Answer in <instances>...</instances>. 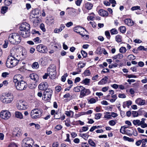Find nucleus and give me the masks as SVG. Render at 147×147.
<instances>
[{
    "instance_id": "nucleus-1",
    "label": "nucleus",
    "mask_w": 147,
    "mask_h": 147,
    "mask_svg": "<svg viewBox=\"0 0 147 147\" xmlns=\"http://www.w3.org/2000/svg\"><path fill=\"white\" fill-rule=\"evenodd\" d=\"M11 51V53L8 57L6 63V66L8 68H12L18 63L20 59L19 57Z\"/></svg>"
},
{
    "instance_id": "nucleus-2",
    "label": "nucleus",
    "mask_w": 147,
    "mask_h": 147,
    "mask_svg": "<svg viewBox=\"0 0 147 147\" xmlns=\"http://www.w3.org/2000/svg\"><path fill=\"white\" fill-rule=\"evenodd\" d=\"M30 25L26 22L22 24L20 26V31L19 32V34L24 38L28 37L30 35Z\"/></svg>"
},
{
    "instance_id": "nucleus-3",
    "label": "nucleus",
    "mask_w": 147,
    "mask_h": 147,
    "mask_svg": "<svg viewBox=\"0 0 147 147\" xmlns=\"http://www.w3.org/2000/svg\"><path fill=\"white\" fill-rule=\"evenodd\" d=\"M8 40L11 44L17 45L21 42V38L18 33H13L9 35Z\"/></svg>"
},
{
    "instance_id": "nucleus-4",
    "label": "nucleus",
    "mask_w": 147,
    "mask_h": 147,
    "mask_svg": "<svg viewBox=\"0 0 147 147\" xmlns=\"http://www.w3.org/2000/svg\"><path fill=\"white\" fill-rule=\"evenodd\" d=\"M13 99V95L9 94H5V95L2 96L0 98L1 100L4 103H9L11 102Z\"/></svg>"
},
{
    "instance_id": "nucleus-5",
    "label": "nucleus",
    "mask_w": 147,
    "mask_h": 147,
    "mask_svg": "<svg viewBox=\"0 0 147 147\" xmlns=\"http://www.w3.org/2000/svg\"><path fill=\"white\" fill-rule=\"evenodd\" d=\"M42 113V111L38 109H35L31 111L30 115L33 119H35L39 118L41 116Z\"/></svg>"
},
{
    "instance_id": "nucleus-6",
    "label": "nucleus",
    "mask_w": 147,
    "mask_h": 147,
    "mask_svg": "<svg viewBox=\"0 0 147 147\" xmlns=\"http://www.w3.org/2000/svg\"><path fill=\"white\" fill-rule=\"evenodd\" d=\"M17 108L20 110H25L27 109V104L25 101L20 100L17 106Z\"/></svg>"
},
{
    "instance_id": "nucleus-7",
    "label": "nucleus",
    "mask_w": 147,
    "mask_h": 147,
    "mask_svg": "<svg viewBox=\"0 0 147 147\" xmlns=\"http://www.w3.org/2000/svg\"><path fill=\"white\" fill-rule=\"evenodd\" d=\"M0 116L3 119H7L10 117L11 114L8 111L3 110L1 112Z\"/></svg>"
},
{
    "instance_id": "nucleus-8",
    "label": "nucleus",
    "mask_w": 147,
    "mask_h": 147,
    "mask_svg": "<svg viewBox=\"0 0 147 147\" xmlns=\"http://www.w3.org/2000/svg\"><path fill=\"white\" fill-rule=\"evenodd\" d=\"M36 49L38 52L42 53H45L48 50L47 47L41 44L38 45Z\"/></svg>"
},
{
    "instance_id": "nucleus-9",
    "label": "nucleus",
    "mask_w": 147,
    "mask_h": 147,
    "mask_svg": "<svg viewBox=\"0 0 147 147\" xmlns=\"http://www.w3.org/2000/svg\"><path fill=\"white\" fill-rule=\"evenodd\" d=\"M15 86L18 90H25L27 87V83H15Z\"/></svg>"
},
{
    "instance_id": "nucleus-10",
    "label": "nucleus",
    "mask_w": 147,
    "mask_h": 147,
    "mask_svg": "<svg viewBox=\"0 0 147 147\" xmlns=\"http://www.w3.org/2000/svg\"><path fill=\"white\" fill-rule=\"evenodd\" d=\"M90 90L88 89H86L84 87H82V90L80 92V97L82 98L84 96L90 94Z\"/></svg>"
},
{
    "instance_id": "nucleus-11",
    "label": "nucleus",
    "mask_w": 147,
    "mask_h": 147,
    "mask_svg": "<svg viewBox=\"0 0 147 147\" xmlns=\"http://www.w3.org/2000/svg\"><path fill=\"white\" fill-rule=\"evenodd\" d=\"M47 71L49 72V74L50 78L52 79H54L56 77V72L55 69H48Z\"/></svg>"
},
{
    "instance_id": "nucleus-12",
    "label": "nucleus",
    "mask_w": 147,
    "mask_h": 147,
    "mask_svg": "<svg viewBox=\"0 0 147 147\" xmlns=\"http://www.w3.org/2000/svg\"><path fill=\"white\" fill-rule=\"evenodd\" d=\"M21 130L18 128H16L13 129L12 135L13 136L19 137L22 135Z\"/></svg>"
},
{
    "instance_id": "nucleus-13",
    "label": "nucleus",
    "mask_w": 147,
    "mask_h": 147,
    "mask_svg": "<svg viewBox=\"0 0 147 147\" xmlns=\"http://www.w3.org/2000/svg\"><path fill=\"white\" fill-rule=\"evenodd\" d=\"M14 83H21L23 82V77L20 75H18L15 76L13 78Z\"/></svg>"
},
{
    "instance_id": "nucleus-14",
    "label": "nucleus",
    "mask_w": 147,
    "mask_h": 147,
    "mask_svg": "<svg viewBox=\"0 0 147 147\" xmlns=\"http://www.w3.org/2000/svg\"><path fill=\"white\" fill-rule=\"evenodd\" d=\"M82 28V27L80 26H77L75 27L74 28V31L75 32L79 34L80 35H81L82 36L84 37L85 36H86L87 38L86 39H88V38L89 35H88L83 34H81L80 31L77 32V30H80V29Z\"/></svg>"
},
{
    "instance_id": "nucleus-15",
    "label": "nucleus",
    "mask_w": 147,
    "mask_h": 147,
    "mask_svg": "<svg viewBox=\"0 0 147 147\" xmlns=\"http://www.w3.org/2000/svg\"><path fill=\"white\" fill-rule=\"evenodd\" d=\"M48 87L47 83H40L38 86L39 89L42 90H45L46 88H48Z\"/></svg>"
},
{
    "instance_id": "nucleus-16",
    "label": "nucleus",
    "mask_w": 147,
    "mask_h": 147,
    "mask_svg": "<svg viewBox=\"0 0 147 147\" xmlns=\"http://www.w3.org/2000/svg\"><path fill=\"white\" fill-rule=\"evenodd\" d=\"M98 13L100 15L103 17L107 16L109 15V13L107 11L102 9H100Z\"/></svg>"
},
{
    "instance_id": "nucleus-17",
    "label": "nucleus",
    "mask_w": 147,
    "mask_h": 147,
    "mask_svg": "<svg viewBox=\"0 0 147 147\" xmlns=\"http://www.w3.org/2000/svg\"><path fill=\"white\" fill-rule=\"evenodd\" d=\"M125 23L129 26H131L134 24V22L130 18H127L124 20Z\"/></svg>"
},
{
    "instance_id": "nucleus-18",
    "label": "nucleus",
    "mask_w": 147,
    "mask_h": 147,
    "mask_svg": "<svg viewBox=\"0 0 147 147\" xmlns=\"http://www.w3.org/2000/svg\"><path fill=\"white\" fill-rule=\"evenodd\" d=\"M54 20L52 17L49 18V19H47L46 21V23L49 25H51L54 24Z\"/></svg>"
},
{
    "instance_id": "nucleus-19",
    "label": "nucleus",
    "mask_w": 147,
    "mask_h": 147,
    "mask_svg": "<svg viewBox=\"0 0 147 147\" xmlns=\"http://www.w3.org/2000/svg\"><path fill=\"white\" fill-rule=\"evenodd\" d=\"M136 102L137 104L139 105H143L145 103V100H143L141 98H139L136 100Z\"/></svg>"
},
{
    "instance_id": "nucleus-20",
    "label": "nucleus",
    "mask_w": 147,
    "mask_h": 147,
    "mask_svg": "<svg viewBox=\"0 0 147 147\" xmlns=\"http://www.w3.org/2000/svg\"><path fill=\"white\" fill-rule=\"evenodd\" d=\"M30 77L32 80H34L36 82H37L38 79V75L35 74H30Z\"/></svg>"
},
{
    "instance_id": "nucleus-21",
    "label": "nucleus",
    "mask_w": 147,
    "mask_h": 147,
    "mask_svg": "<svg viewBox=\"0 0 147 147\" xmlns=\"http://www.w3.org/2000/svg\"><path fill=\"white\" fill-rule=\"evenodd\" d=\"M53 92H49L46 93H44V99H46L47 100H49L51 98Z\"/></svg>"
},
{
    "instance_id": "nucleus-22",
    "label": "nucleus",
    "mask_w": 147,
    "mask_h": 147,
    "mask_svg": "<svg viewBox=\"0 0 147 147\" xmlns=\"http://www.w3.org/2000/svg\"><path fill=\"white\" fill-rule=\"evenodd\" d=\"M15 115L16 117L20 119H22L23 118V115L19 111H16L15 112Z\"/></svg>"
},
{
    "instance_id": "nucleus-23",
    "label": "nucleus",
    "mask_w": 147,
    "mask_h": 147,
    "mask_svg": "<svg viewBox=\"0 0 147 147\" xmlns=\"http://www.w3.org/2000/svg\"><path fill=\"white\" fill-rule=\"evenodd\" d=\"M34 143V141L33 140L31 139H30L29 140H28L26 142H23L22 144L26 145L28 146H32L31 145V144H33Z\"/></svg>"
},
{
    "instance_id": "nucleus-24",
    "label": "nucleus",
    "mask_w": 147,
    "mask_h": 147,
    "mask_svg": "<svg viewBox=\"0 0 147 147\" xmlns=\"http://www.w3.org/2000/svg\"><path fill=\"white\" fill-rule=\"evenodd\" d=\"M123 56L122 54L119 53L117 55H115L112 58L115 59H121L123 58Z\"/></svg>"
},
{
    "instance_id": "nucleus-25",
    "label": "nucleus",
    "mask_w": 147,
    "mask_h": 147,
    "mask_svg": "<svg viewBox=\"0 0 147 147\" xmlns=\"http://www.w3.org/2000/svg\"><path fill=\"white\" fill-rule=\"evenodd\" d=\"M93 7L92 4L90 3H87L85 4V8L88 9H91Z\"/></svg>"
},
{
    "instance_id": "nucleus-26",
    "label": "nucleus",
    "mask_w": 147,
    "mask_h": 147,
    "mask_svg": "<svg viewBox=\"0 0 147 147\" xmlns=\"http://www.w3.org/2000/svg\"><path fill=\"white\" fill-rule=\"evenodd\" d=\"M28 88L31 89L35 88L37 86L36 83H28L27 86Z\"/></svg>"
},
{
    "instance_id": "nucleus-27",
    "label": "nucleus",
    "mask_w": 147,
    "mask_h": 147,
    "mask_svg": "<svg viewBox=\"0 0 147 147\" xmlns=\"http://www.w3.org/2000/svg\"><path fill=\"white\" fill-rule=\"evenodd\" d=\"M115 40L118 42H121L122 41V37L119 35H117L115 36Z\"/></svg>"
},
{
    "instance_id": "nucleus-28",
    "label": "nucleus",
    "mask_w": 147,
    "mask_h": 147,
    "mask_svg": "<svg viewBox=\"0 0 147 147\" xmlns=\"http://www.w3.org/2000/svg\"><path fill=\"white\" fill-rule=\"evenodd\" d=\"M123 139L129 142L134 141V139L133 138H129L125 136H123Z\"/></svg>"
},
{
    "instance_id": "nucleus-29",
    "label": "nucleus",
    "mask_w": 147,
    "mask_h": 147,
    "mask_svg": "<svg viewBox=\"0 0 147 147\" xmlns=\"http://www.w3.org/2000/svg\"><path fill=\"white\" fill-rule=\"evenodd\" d=\"M88 143L89 144L92 146L95 147L96 146L95 143L91 139L88 140Z\"/></svg>"
},
{
    "instance_id": "nucleus-30",
    "label": "nucleus",
    "mask_w": 147,
    "mask_h": 147,
    "mask_svg": "<svg viewBox=\"0 0 147 147\" xmlns=\"http://www.w3.org/2000/svg\"><path fill=\"white\" fill-rule=\"evenodd\" d=\"M32 66L33 69H37L39 67V65L38 62H35L32 64Z\"/></svg>"
},
{
    "instance_id": "nucleus-31",
    "label": "nucleus",
    "mask_w": 147,
    "mask_h": 147,
    "mask_svg": "<svg viewBox=\"0 0 147 147\" xmlns=\"http://www.w3.org/2000/svg\"><path fill=\"white\" fill-rule=\"evenodd\" d=\"M8 7H2L1 9V12L2 14H4L7 11Z\"/></svg>"
},
{
    "instance_id": "nucleus-32",
    "label": "nucleus",
    "mask_w": 147,
    "mask_h": 147,
    "mask_svg": "<svg viewBox=\"0 0 147 147\" xmlns=\"http://www.w3.org/2000/svg\"><path fill=\"white\" fill-rule=\"evenodd\" d=\"M61 114L60 113L56 112L55 114L54 117L56 119H59L61 117Z\"/></svg>"
},
{
    "instance_id": "nucleus-33",
    "label": "nucleus",
    "mask_w": 147,
    "mask_h": 147,
    "mask_svg": "<svg viewBox=\"0 0 147 147\" xmlns=\"http://www.w3.org/2000/svg\"><path fill=\"white\" fill-rule=\"evenodd\" d=\"M126 49L125 47H121L119 49V51L121 53H124L126 51Z\"/></svg>"
},
{
    "instance_id": "nucleus-34",
    "label": "nucleus",
    "mask_w": 147,
    "mask_h": 147,
    "mask_svg": "<svg viewBox=\"0 0 147 147\" xmlns=\"http://www.w3.org/2000/svg\"><path fill=\"white\" fill-rule=\"evenodd\" d=\"M142 144L141 146L142 147H146V144L147 142V139H144L141 140Z\"/></svg>"
},
{
    "instance_id": "nucleus-35",
    "label": "nucleus",
    "mask_w": 147,
    "mask_h": 147,
    "mask_svg": "<svg viewBox=\"0 0 147 147\" xmlns=\"http://www.w3.org/2000/svg\"><path fill=\"white\" fill-rule=\"evenodd\" d=\"M82 87H83L81 86H77L74 88V91L76 92H79L82 90Z\"/></svg>"
},
{
    "instance_id": "nucleus-36",
    "label": "nucleus",
    "mask_w": 147,
    "mask_h": 147,
    "mask_svg": "<svg viewBox=\"0 0 147 147\" xmlns=\"http://www.w3.org/2000/svg\"><path fill=\"white\" fill-rule=\"evenodd\" d=\"M110 32L112 35L117 34L118 33L117 30L115 28H113L111 30Z\"/></svg>"
},
{
    "instance_id": "nucleus-37",
    "label": "nucleus",
    "mask_w": 147,
    "mask_h": 147,
    "mask_svg": "<svg viewBox=\"0 0 147 147\" xmlns=\"http://www.w3.org/2000/svg\"><path fill=\"white\" fill-rule=\"evenodd\" d=\"M21 54L23 56V59L26 57L27 54V52L26 50L25 49H23Z\"/></svg>"
},
{
    "instance_id": "nucleus-38",
    "label": "nucleus",
    "mask_w": 147,
    "mask_h": 147,
    "mask_svg": "<svg viewBox=\"0 0 147 147\" xmlns=\"http://www.w3.org/2000/svg\"><path fill=\"white\" fill-rule=\"evenodd\" d=\"M110 112H107L106 114H105L104 116V118H106V119H111V115H110Z\"/></svg>"
},
{
    "instance_id": "nucleus-39",
    "label": "nucleus",
    "mask_w": 147,
    "mask_h": 147,
    "mask_svg": "<svg viewBox=\"0 0 147 147\" xmlns=\"http://www.w3.org/2000/svg\"><path fill=\"white\" fill-rule=\"evenodd\" d=\"M133 123L135 125H138V126L140 125V121L139 120H135L133 121Z\"/></svg>"
},
{
    "instance_id": "nucleus-40",
    "label": "nucleus",
    "mask_w": 147,
    "mask_h": 147,
    "mask_svg": "<svg viewBox=\"0 0 147 147\" xmlns=\"http://www.w3.org/2000/svg\"><path fill=\"white\" fill-rule=\"evenodd\" d=\"M120 32L122 33L125 32L126 31V28L124 26H121L119 28Z\"/></svg>"
},
{
    "instance_id": "nucleus-41",
    "label": "nucleus",
    "mask_w": 147,
    "mask_h": 147,
    "mask_svg": "<svg viewBox=\"0 0 147 147\" xmlns=\"http://www.w3.org/2000/svg\"><path fill=\"white\" fill-rule=\"evenodd\" d=\"M12 1V0H5V4L7 6H9L11 4Z\"/></svg>"
},
{
    "instance_id": "nucleus-42",
    "label": "nucleus",
    "mask_w": 147,
    "mask_h": 147,
    "mask_svg": "<svg viewBox=\"0 0 147 147\" xmlns=\"http://www.w3.org/2000/svg\"><path fill=\"white\" fill-rule=\"evenodd\" d=\"M68 75L66 73L61 78V80L63 82H64L66 80V78L67 77Z\"/></svg>"
},
{
    "instance_id": "nucleus-43",
    "label": "nucleus",
    "mask_w": 147,
    "mask_h": 147,
    "mask_svg": "<svg viewBox=\"0 0 147 147\" xmlns=\"http://www.w3.org/2000/svg\"><path fill=\"white\" fill-rule=\"evenodd\" d=\"M101 116L102 114L100 113H96L95 115V118L96 119H100Z\"/></svg>"
},
{
    "instance_id": "nucleus-44",
    "label": "nucleus",
    "mask_w": 147,
    "mask_h": 147,
    "mask_svg": "<svg viewBox=\"0 0 147 147\" xmlns=\"http://www.w3.org/2000/svg\"><path fill=\"white\" fill-rule=\"evenodd\" d=\"M128 57L129 59L130 60H134L136 58V57L132 54L129 55Z\"/></svg>"
},
{
    "instance_id": "nucleus-45",
    "label": "nucleus",
    "mask_w": 147,
    "mask_h": 147,
    "mask_svg": "<svg viewBox=\"0 0 147 147\" xmlns=\"http://www.w3.org/2000/svg\"><path fill=\"white\" fill-rule=\"evenodd\" d=\"M138 9L140 10V7L138 6L132 7L131 8V10L132 11Z\"/></svg>"
},
{
    "instance_id": "nucleus-46",
    "label": "nucleus",
    "mask_w": 147,
    "mask_h": 147,
    "mask_svg": "<svg viewBox=\"0 0 147 147\" xmlns=\"http://www.w3.org/2000/svg\"><path fill=\"white\" fill-rule=\"evenodd\" d=\"M108 78L107 77H105L104 78H102L101 80L98 83H106L107 82V80Z\"/></svg>"
},
{
    "instance_id": "nucleus-47",
    "label": "nucleus",
    "mask_w": 147,
    "mask_h": 147,
    "mask_svg": "<svg viewBox=\"0 0 147 147\" xmlns=\"http://www.w3.org/2000/svg\"><path fill=\"white\" fill-rule=\"evenodd\" d=\"M40 27L41 29L43 31V32H45L46 31V29L45 27V25L43 24H41L40 25Z\"/></svg>"
},
{
    "instance_id": "nucleus-48",
    "label": "nucleus",
    "mask_w": 147,
    "mask_h": 147,
    "mask_svg": "<svg viewBox=\"0 0 147 147\" xmlns=\"http://www.w3.org/2000/svg\"><path fill=\"white\" fill-rule=\"evenodd\" d=\"M105 34L107 38L108 39H109L111 37V36L109 32L108 31H106L105 32Z\"/></svg>"
},
{
    "instance_id": "nucleus-49",
    "label": "nucleus",
    "mask_w": 147,
    "mask_h": 147,
    "mask_svg": "<svg viewBox=\"0 0 147 147\" xmlns=\"http://www.w3.org/2000/svg\"><path fill=\"white\" fill-rule=\"evenodd\" d=\"M81 135V136L82 137H84L83 138H84L85 140H87L88 139V137L89 135L86 134H80Z\"/></svg>"
},
{
    "instance_id": "nucleus-50",
    "label": "nucleus",
    "mask_w": 147,
    "mask_h": 147,
    "mask_svg": "<svg viewBox=\"0 0 147 147\" xmlns=\"http://www.w3.org/2000/svg\"><path fill=\"white\" fill-rule=\"evenodd\" d=\"M109 123L110 125L114 126L116 124V123L114 120H111L109 121Z\"/></svg>"
},
{
    "instance_id": "nucleus-51",
    "label": "nucleus",
    "mask_w": 147,
    "mask_h": 147,
    "mask_svg": "<svg viewBox=\"0 0 147 147\" xmlns=\"http://www.w3.org/2000/svg\"><path fill=\"white\" fill-rule=\"evenodd\" d=\"M132 114L134 117H138V113L136 111H132Z\"/></svg>"
},
{
    "instance_id": "nucleus-52",
    "label": "nucleus",
    "mask_w": 147,
    "mask_h": 147,
    "mask_svg": "<svg viewBox=\"0 0 147 147\" xmlns=\"http://www.w3.org/2000/svg\"><path fill=\"white\" fill-rule=\"evenodd\" d=\"M127 106L128 107V108H129V107L132 104V102L131 100H128L127 101L125 102Z\"/></svg>"
},
{
    "instance_id": "nucleus-53",
    "label": "nucleus",
    "mask_w": 147,
    "mask_h": 147,
    "mask_svg": "<svg viewBox=\"0 0 147 147\" xmlns=\"http://www.w3.org/2000/svg\"><path fill=\"white\" fill-rule=\"evenodd\" d=\"M138 49L139 50H143L144 51H146L147 49L146 48H145L143 46H140L138 48Z\"/></svg>"
},
{
    "instance_id": "nucleus-54",
    "label": "nucleus",
    "mask_w": 147,
    "mask_h": 147,
    "mask_svg": "<svg viewBox=\"0 0 147 147\" xmlns=\"http://www.w3.org/2000/svg\"><path fill=\"white\" fill-rule=\"evenodd\" d=\"M81 53L84 57H86L87 54L85 51H81Z\"/></svg>"
},
{
    "instance_id": "nucleus-55",
    "label": "nucleus",
    "mask_w": 147,
    "mask_h": 147,
    "mask_svg": "<svg viewBox=\"0 0 147 147\" xmlns=\"http://www.w3.org/2000/svg\"><path fill=\"white\" fill-rule=\"evenodd\" d=\"M34 41L36 43H40V40H39V38L38 37H37L36 38H35L34 39Z\"/></svg>"
},
{
    "instance_id": "nucleus-56",
    "label": "nucleus",
    "mask_w": 147,
    "mask_h": 147,
    "mask_svg": "<svg viewBox=\"0 0 147 147\" xmlns=\"http://www.w3.org/2000/svg\"><path fill=\"white\" fill-rule=\"evenodd\" d=\"M82 0H77V1L75 2L77 6H80L81 3H82Z\"/></svg>"
},
{
    "instance_id": "nucleus-57",
    "label": "nucleus",
    "mask_w": 147,
    "mask_h": 147,
    "mask_svg": "<svg viewBox=\"0 0 147 147\" xmlns=\"http://www.w3.org/2000/svg\"><path fill=\"white\" fill-rule=\"evenodd\" d=\"M84 74L86 76H89L90 74V71L89 70H86L84 72Z\"/></svg>"
},
{
    "instance_id": "nucleus-58",
    "label": "nucleus",
    "mask_w": 147,
    "mask_h": 147,
    "mask_svg": "<svg viewBox=\"0 0 147 147\" xmlns=\"http://www.w3.org/2000/svg\"><path fill=\"white\" fill-rule=\"evenodd\" d=\"M73 25V23L71 22H69L67 23L65 25L67 27H69L71 26H72Z\"/></svg>"
},
{
    "instance_id": "nucleus-59",
    "label": "nucleus",
    "mask_w": 147,
    "mask_h": 147,
    "mask_svg": "<svg viewBox=\"0 0 147 147\" xmlns=\"http://www.w3.org/2000/svg\"><path fill=\"white\" fill-rule=\"evenodd\" d=\"M9 74L6 72H3L2 74V76L4 78H5Z\"/></svg>"
},
{
    "instance_id": "nucleus-60",
    "label": "nucleus",
    "mask_w": 147,
    "mask_h": 147,
    "mask_svg": "<svg viewBox=\"0 0 147 147\" xmlns=\"http://www.w3.org/2000/svg\"><path fill=\"white\" fill-rule=\"evenodd\" d=\"M89 145L87 143H82V147H88Z\"/></svg>"
},
{
    "instance_id": "nucleus-61",
    "label": "nucleus",
    "mask_w": 147,
    "mask_h": 147,
    "mask_svg": "<svg viewBox=\"0 0 147 147\" xmlns=\"http://www.w3.org/2000/svg\"><path fill=\"white\" fill-rule=\"evenodd\" d=\"M61 88L60 86H57L55 88V89L57 92H59L61 90Z\"/></svg>"
},
{
    "instance_id": "nucleus-62",
    "label": "nucleus",
    "mask_w": 147,
    "mask_h": 147,
    "mask_svg": "<svg viewBox=\"0 0 147 147\" xmlns=\"http://www.w3.org/2000/svg\"><path fill=\"white\" fill-rule=\"evenodd\" d=\"M97 53L98 54H101L102 53V51L101 48H98L96 50Z\"/></svg>"
},
{
    "instance_id": "nucleus-63",
    "label": "nucleus",
    "mask_w": 147,
    "mask_h": 147,
    "mask_svg": "<svg viewBox=\"0 0 147 147\" xmlns=\"http://www.w3.org/2000/svg\"><path fill=\"white\" fill-rule=\"evenodd\" d=\"M61 30L60 28H56L54 30V32L55 33H58L59 32H61Z\"/></svg>"
},
{
    "instance_id": "nucleus-64",
    "label": "nucleus",
    "mask_w": 147,
    "mask_h": 147,
    "mask_svg": "<svg viewBox=\"0 0 147 147\" xmlns=\"http://www.w3.org/2000/svg\"><path fill=\"white\" fill-rule=\"evenodd\" d=\"M58 146L59 144L58 142H54L52 144L53 147H57Z\"/></svg>"
}]
</instances>
